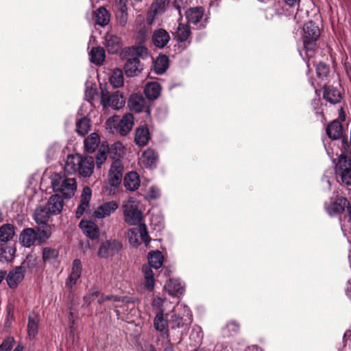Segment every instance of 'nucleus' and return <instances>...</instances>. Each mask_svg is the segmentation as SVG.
<instances>
[{
  "label": "nucleus",
  "mask_w": 351,
  "mask_h": 351,
  "mask_svg": "<svg viewBox=\"0 0 351 351\" xmlns=\"http://www.w3.org/2000/svg\"><path fill=\"white\" fill-rule=\"evenodd\" d=\"M95 167L94 159L93 157H82L79 154L69 155L67 156L64 171L69 174L77 173L80 176L90 177Z\"/></svg>",
  "instance_id": "obj_1"
},
{
  "label": "nucleus",
  "mask_w": 351,
  "mask_h": 351,
  "mask_svg": "<svg viewBox=\"0 0 351 351\" xmlns=\"http://www.w3.org/2000/svg\"><path fill=\"white\" fill-rule=\"evenodd\" d=\"M123 219L130 226L140 225L143 219V212L140 209V202L133 197L123 201L122 204Z\"/></svg>",
  "instance_id": "obj_2"
},
{
  "label": "nucleus",
  "mask_w": 351,
  "mask_h": 351,
  "mask_svg": "<svg viewBox=\"0 0 351 351\" xmlns=\"http://www.w3.org/2000/svg\"><path fill=\"white\" fill-rule=\"evenodd\" d=\"M134 125V117L132 114H125L122 119L119 116L110 117L106 121V128L112 133H119L126 136Z\"/></svg>",
  "instance_id": "obj_3"
},
{
  "label": "nucleus",
  "mask_w": 351,
  "mask_h": 351,
  "mask_svg": "<svg viewBox=\"0 0 351 351\" xmlns=\"http://www.w3.org/2000/svg\"><path fill=\"white\" fill-rule=\"evenodd\" d=\"M51 186L55 192L60 193L65 198H71L77 190V182L74 178L56 174L52 178Z\"/></svg>",
  "instance_id": "obj_4"
},
{
  "label": "nucleus",
  "mask_w": 351,
  "mask_h": 351,
  "mask_svg": "<svg viewBox=\"0 0 351 351\" xmlns=\"http://www.w3.org/2000/svg\"><path fill=\"white\" fill-rule=\"evenodd\" d=\"M335 171L342 183L351 185V148L341 152L335 164Z\"/></svg>",
  "instance_id": "obj_5"
},
{
  "label": "nucleus",
  "mask_w": 351,
  "mask_h": 351,
  "mask_svg": "<svg viewBox=\"0 0 351 351\" xmlns=\"http://www.w3.org/2000/svg\"><path fill=\"white\" fill-rule=\"evenodd\" d=\"M319 36V29L314 23L310 21L305 24L303 28L302 40L304 49L306 51L308 60L311 57V55L308 54V53L313 51L315 48ZM306 64L308 67L309 60Z\"/></svg>",
  "instance_id": "obj_6"
},
{
  "label": "nucleus",
  "mask_w": 351,
  "mask_h": 351,
  "mask_svg": "<svg viewBox=\"0 0 351 351\" xmlns=\"http://www.w3.org/2000/svg\"><path fill=\"white\" fill-rule=\"evenodd\" d=\"M101 103L104 108L110 107L114 110H119L124 106L125 100L119 91L110 93L107 90L102 89Z\"/></svg>",
  "instance_id": "obj_7"
},
{
  "label": "nucleus",
  "mask_w": 351,
  "mask_h": 351,
  "mask_svg": "<svg viewBox=\"0 0 351 351\" xmlns=\"http://www.w3.org/2000/svg\"><path fill=\"white\" fill-rule=\"evenodd\" d=\"M182 313L171 316L170 322L172 328H187L192 322V313L186 305H180Z\"/></svg>",
  "instance_id": "obj_8"
},
{
  "label": "nucleus",
  "mask_w": 351,
  "mask_h": 351,
  "mask_svg": "<svg viewBox=\"0 0 351 351\" xmlns=\"http://www.w3.org/2000/svg\"><path fill=\"white\" fill-rule=\"evenodd\" d=\"M139 237L144 242L145 245L149 244V236L145 224H140L138 228H132L128 232L129 242L132 245L139 244Z\"/></svg>",
  "instance_id": "obj_9"
},
{
  "label": "nucleus",
  "mask_w": 351,
  "mask_h": 351,
  "mask_svg": "<svg viewBox=\"0 0 351 351\" xmlns=\"http://www.w3.org/2000/svg\"><path fill=\"white\" fill-rule=\"evenodd\" d=\"M119 208L118 203L115 201H110L99 205L93 213L95 219H102L110 216Z\"/></svg>",
  "instance_id": "obj_10"
},
{
  "label": "nucleus",
  "mask_w": 351,
  "mask_h": 351,
  "mask_svg": "<svg viewBox=\"0 0 351 351\" xmlns=\"http://www.w3.org/2000/svg\"><path fill=\"white\" fill-rule=\"evenodd\" d=\"M26 269L25 267L20 265L10 270L7 274L5 280L8 285L11 289H14L23 281Z\"/></svg>",
  "instance_id": "obj_11"
},
{
  "label": "nucleus",
  "mask_w": 351,
  "mask_h": 351,
  "mask_svg": "<svg viewBox=\"0 0 351 351\" xmlns=\"http://www.w3.org/2000/svg\"><path fill=\"white\" fill-rule=\"evenodd\" d=\"M348 202L345 197H339L332 201L330 204H326L325 208L328 214L332 217L341 214L348 206Z\"/></svg>",
  "instance_id": "obj_12"
},
{
  "label": "nucleus",
  "mask_w": 351,
  "mask_h": 351,
  "mask_svg": "<svg viewBox=\"0 0 351 351\" xmlns=\"http://www.w3.org/2000/svg\"><path fill=\"white\" fill-rule=\"evenodd\" d=\"M123 176V166L119 160H114L109 171V183L112 186H118L121 181Z\"/></svg>",
  "instance_id": "obj_13"
},
{
  "label": "nucleus",
  "mask_w": 351,
  "mask_h": 351,
  "mask_svg": "<svg viewBox=\"0 0 351 351\" xmlns=\"http://www.w3.org/2000/svg\"><path fill=\"white\" fill-rule=\"evenodd\" d=\"M92 191L89 187H84L80 197V204L75 211L76 218H80L89 208Z\"/></svg>",
  "instance_id": "obj_14"
},
{
  "label": "nucleus",
  "mask_w": 351,
  "mask_h": 351,
  "mask_svg": "<svg viewBox=\"0 0 351 351\" xmlns=\"http://www.w3.org/2000/svg\"><path fill=\"white\" fill-rule=\"evenodd\" d=\"M121 247V244L117 241H106L100 245L98 255L100 257L106 258L117 252Z\"/></svg>",
  "instance_id": "obj_15"
},
{
  "label": "nucleus",
  "mask_w": 351,
  "mask_h": 351,
  "mask_svg": "<svg viewBox=\"0 0 351 351\" xmlns=\"http://www.w3.org/2000/svg\"><path fill=\"white\" fill-rule=\"evenodd\" d=\"M82 270V266L81 261L79 259H75L73 261L71 274L66 281V287L72 288L76 284L77 281L81 276Z\"/></svg>",
  "instance_id": "obj_16"
},
{
  "label": "nucleus",
  "mask_w": 351,
  "mask_h": 351,
  "mask_svg": "<svg viewBox=\"0 0 351 351\" xmlns=\"http://www.w3.org/2000/svg\"><path fill=\"white\" fill-rule=\"evenodd\" d=\"M124 58H127V62L124 65V71L128 77H133L141 73L142 67L138 58L136 57Z\"/></svg>",
  "instance_id": "obj_17"
},
{
  "label": "nucleus",
  "mask_w": 351,
  "mask_h": 351,
  "mask_svg": "<svg viewBox=\"0 0 351 351\" xmlns=\"http://www.w3.org/2000/svg\"><path fill=\"white\" fill-rule=\"evenodd\" d=\"M169 5V0H155L147 15L149 23H152L156 15L163 13Z\"/></svg>",
  "instance_id": "obj_18"
},
{
  "label": "nucleus",
  "mask_w": 351,
  "mask_h": 351,
  "mask_svg": "<svg viewBox=\"0 0 351 351\" xmlns=\"http://www.w3.org/2000/svg\"><path fill=\"white\" fill-rule=\"evenodd\" d=\"M95 299L97 300V302L99 304H102L105 300H117V298L114 297L112 295V296L104 295L103 294H101L100 293L99 290L96 287L92 288L89 291L88 293L84 297V302L87 305L90 304L92 301H93Z\"/></svg>",
  "instance_id": "obj_19"
},
{
  "label": "nucleus",
  "mask_w": 351,
  "mask_h": 351,
  "mask_svg": "<svg viewBox=\"0 0 351 351\" xmlns=\"http://www.w3.org/2000/svg\"><path fill=\"white\" fill-rule=\"evenodd\" d=\"M37 241V232L33 228L24 229L19 237L20 243L26 247H29L33 245Z\"/></svg>",
  "instance_id": "obj_20"
},
{
  "label": "nucleus",
  "mask_w": 351,
  "mask_h": 351,
  "mask_svg": "<svg viewBox=\"0 0 351 351\" xmlns=\"http://www.w3.org/2000/svg\"><path fill=\"white\" fill-rule=\"evenodd\" d=\"M79 226L84 234L90 239H94L99 236V228L93 221L82 220Z\"/></svg>",
  "instance_id": "obj_21"
},
{
  "label": "nucleus",
  "mask_w": 351,
  "mask_h": 351,
  "mask_svg": "<svg viewBox=\"0 0 351 351\" xmlns=\"http://www.w3.org/2000/svg\"><path fill=\"white\" fill-rule=\"evenodd\" d=\"M140 178L136 172L132 171L125 176L123 184L127 190L136 191L140 186Z\"/></svg>",
  "instance_id": "obj_22"
},
{
  "label": "nucleus",
  "mask_w": 351,
  "mask_h": 351,
  "mask_svg": "<svg viewBox=\"0 0 351 351\" xmlns=\"http://www.w3.org/2000/svg\"><path fill=\"white\" fill-rule=\"evenodd\" d=\"M63 206L64 202L62 197L56 194L50 197L46 207L51 215H56L62 211Z\"/></svg>",
  "instance_id": "obj_23"
},
{
  "label": "nucleus",
  "mask_w": 351,
  "mask_h": 351,
  "mask_svg": "<svg viewBox=\"0 0 351 351\" xmlns=\"http://www.w3.org/2000/svg\"><path fill=\"white\" fill-rule=\"evenodd\" d=\"M104 45L110 53H117L121 47L119 38L110 34L105 36Z\"/></svg>",
  "instance_id": "obj_24"
},
{
  "label": "nucleus",
  "mask_w": 351,
  "mask_h": 351,
  "mask_svg": "<svg viewBox=\"0 0 351 351\" xmlns=\"http://www.w3.org/2000/svg\"><path fill=\"white\" fill-rule=\"evenodd\" d=\"M40 317L37 314L33 313L29 316L27 324V335L29 339H34L38 332Z\"/></svg>",
  "instance_id": "obj_25"
},
{
  "label": "nucleus",
  "mask_w": 351,
  "mask_h": 351,
  "mask_svg": "<svg viewBox=\"0 0 351 351\" xmlns=\"http://www.w3.org/2000/svg\"><path fill=\"white\" fill-rule=\"evenodd\" d=\"M170 36L168 32L162 29L154 32L152 40L154 45L158 47H164L169 41Z\"/></svg>",
  "instance_id": "obj_26"
},
{
  "label": "nucleus",
  "mask_w": 351,
  "mask_h": 351,
  "mask_svg": "<svg viewBox=\"0 0 351 351\" xmlns=\"http://www.w3.org/2000/svg\"><path fill=\"white\" fill-rule=\"evenodd\" d=\"M128 106L131 110L140 112L145 106V99L141 95L133 94L129 99Z\"/></svg>",
  "instance_id": "obj_27"
},
{
  "label": "nucleus",
  "mask_w": 351,
  "mask_h": 351,
  "mask_svg": "<svg viewBox=\"0 0 351 351\" xmlns=\"http://www.w3.org/2000/svg\"><path fill=\"white\" fill-rule=\"evenodd\" d=\"M165 289L169 295H177L183 293L184 287L178 280L169 279L165 285Z\"/></svg>",
  "instance_id": "obj_28"
},
{
  "label": "nucleus",
  "mask_w": 351,
  "mask_h": 351,
  "mask_svg": "<svg viewBox=\"0 0 351 351\" xmlns=\"http://www.w3.org/2000/svg\"><path fill=\"white\" fill-rule=\"evenodd\" d=\"M147 55V49L143 45H136L125 48L123 51V57L134 58L144 57Z\"/></svg>",
  "instance_id": "obj_29"
},
{
  "label": "nucleus",
  "mask_w": 351,
  "mask_h": 351,
  "mask_svg": "<svg viewBox=\"0 0 351 351\" xmlns=\"http://www.w3.org/2000/svg\"><path fill=\"white\" fill-rule=\"evenodd\" d=\"M150 139V134L147 127L141 126L136 129L135 141L139 146L145 145Z\"/></svg>",
  "instance_id": "obj_30"
},
{
  "label": "nucleus",
  "mask_w": 351,
  "mask_h": 351,
  "mask_svg": "<svg viewBox=\"0 0 351 351\" xmlns=\"http://www.w3.org/2000/svg\"><path fill=\"white\" fill-rule=\"evenodd\" d=\"M51 215L46 206H39L35 210L34 219L38 224L46 225Z\"/></svg>",
  "instance_id": "obj_31"
},
{
  "label": "nucleus",
  "mask_w": 351,
  "mask_h": 351,
  "mask_svg": "<svg viewBox=\"0 0 351 351\" xmlns=\"http://www.w3.org/2000/svg\"><path fill=\"white\" fill-rule=\"evenodd\" d=\"M324 98L330 104H336L340 101L341 95L336 88L328 86L324 89Z\"/></svg>",
  "instance_id": "obj_32"
},
{
  "label": "nucleus",
  "mask_w": 351,
  "mask_h": 351,
  "mask_svg": "<svg viewBox=\"0 0 351 351\" xmlns=\"http://www.w3.org/2000/svg\"><path fill=\"white\" fill-rule=\"evenodd\" d=\"M142 272L144 277V283L147 289L152 291L155 286V278L152 268L148 265H143Z\"/></svg>",
  "instance_id": "obj_33"
},
{
  "label": "nucleus",
  "mask_w": 351,
  "mask_h": 351,
  "mask_svg": "<svg viewBox=\"0 0 351 351\" xmlns=\"http://www.w3.org/2000/svg\"><path fill=\"white\" fill-rule=\"evenodd\" d=\"M157 160V155L153 149H148L145 150L141 158V162L147 168H152L155 165Z\"/></svg>",
  "instance_id": "obj_34"
},
{
  "label": "nucleus",
  "mask_w": 351,
  "mask_h": 351,
  "mask_svg": "<svg viewBox=\"0 0 351 351\" xmlns=\"http://www.w3.org/2000/svg\"><path fill=\"white\" fill-rule=\"evenodd\" d=\"M185 14L189 23L197 24L203 17L204 10L202 7L191 8L186 12Z\"/></svg>",
  "instance_id": "obj_35"
},
{
  "label": "nucleus",
  "mask_w": 351,
  "mask_h": 351,
  "mask_svg": "<svg viewBox=\"0 0 351 351\" xmlns=\"http://www.w3.org/2000/svg\"><path fill=\"white\" fill-rule=\"evenodd\" d=\"M326 133L331 139L339 138L343 133L342 126L339 121L335 120L328 125Z\"/></svg>",
  "instance_id": "obj_36"
},
{
  "label": "nucleus",
  "mask_w": 351,
  "mask_h": 351,
  "mask_svg": "<svg viewBox=\"0 0 351 351\" xmlns=\"http://www.w3.org/2000/svg\"><path fill=\"white\" fill-rule=\"evenodd\" d=\"M15 235L14 226L10 223L3 224L0 227V241L1 242H8L12 240Z\"/></svg>",
  "instance_id": "obj_37"
},
{
  "label": "nucleus",
  "mask_w": 351,
  "mask_h": 351,
  "mask_svg": "<svg viewBox=\"0 0 351 351\" xmlns=\"http://www.w3.org/2000/svg\"><path fill=\"white\" fill-rule=\"evenodd\" d=\"M161 88L158 82L147 83L145 87V95L149 99H156L160 94Z\"/></svg>",
  "instance_id": "obj_38"
},
{
  "label": "nucleus",
  "mask_w": 351,
  "mask_h": 351,
  "mask_svg": "<svg viewBox=\"0 0 351 351\" xmlns=\"http://www.w3.org/2000/svg\"><path fill=\"white\" fill-rule=\"evenodd\" d=\"M100 143V138L97 133L93 132L84 140V147L87 152H95Z\"/></svg>",
  "instance_id": "obj_39"
},
{
  "label": "nucleus",
  "mask_w": 351,
  "mask_h": 351,
  "mask_svg": "<svg viewBox=\"0 0 351 351\" xmlns=\"http://www.w3.org/2000/svg\"><path fill=\"white\" fill-rule=\"evenodd\" d=\"M91 62L100 65L105 60V51L102 47H93L89 53Z\"/></svg>",
  "instance_id": "obj_40"
},
{
  "label": "nucleus",
  "mask_w": 351,
  "mask_h": 351,
  "mask_svg": "<svg viewBox=\"0 0 351 351\" xmlns=\"http://www.w3.org/2000/svg\"><path fill=\"white\" fill-rule=\"evenodd\" d=\"M169 59L167 56L162 55L158 56L154 62V69L156 74H162L168 69Z\"/></svg>",
  "instance_id": "obj_41"
},
{
  "label": "nucleus",
  "mask_w": 351,
  "mask_h": 351,
  "mask_svg": "<svg viewBox=\"0 0 351 351\" xmlns=\"http://www.w3.org/2000/svg\"><path fill=\"white\" fill-rule=\"evenodd\" d=\"M148 261L149 266L157 269L160 268L162 265L163 256L160 251H154L149 254Z\"/></svg>",
  "instance_id": "obj_42"
},
{
  "label": "nucleus",
  "mask_w": 351,
  "mask_h": 351,
  "mask_svg": "<svg viewBox=\"0 0 351 351\" xmlns=\"http://www.w3.org/2000/svg\"><path fill=\"white\" fill-rule=\"evenodd\" d=\"M110 14L108 10L101 7L95 12V23L100 26H106L110 21Z\"/></svg>",
  "instance_id": "obj_43"
},
{
  "label": "nucleus",
  "mask_w": 351,
  "mask_h": 351,
  "mask_svg": "<svg viewBox=\"0 0 351 351\" xmlns=\"http://www.w3.org/2000/svg\"><path fill=\"white\" fill-rule=\"evenodd\" d=\"M168 321L167 317H165V313H156L154 320V328L160 332L165 331L167 329Z\"/></svg>",
  "instance_id": "obj_44"
},
{
  "label": "nucleus",
  "mask_w": 351,
  "mask_h": 351,
  "mask_svg": "<svg viewBox=\"0 0 351 351\" xmlns=\"http://www.w3.org/2000/svg\"><path fill=\"white\" fill-rule=\"evenodd\" d=\"M191 34V30L187 25L179 24L176 33L175 38L179 42H184L188 39Z\"/></svg>",
  "instance_id": "obj_45"
},
{
  "label": "nucleus",
  "mask_w": 351,
  "mask_h": 351,
  "mask_svg": "<svg viewBox=\"0 0 351 351\" xmlns=\"http://www.w3.org/2000/svg\"><path fill=\"white\" fill-rule=\"evenodd\" d=\"M110 82L114 88H119L123 85V75L121 69H114L110 77Z\"/></svg>",
  "instance_id": "obj_46"
},
{
  "label": "nucleus",
  "mask_w": 351,
  "mask_h": 351,
  "mask_svg": "<svg viewBox=\"0 0 351 351\" xmlns=\"http://www.w3.org/2000/svg\"><path fill=\"white\" fill-rule=\"evenodd\" d=\"M15 249L11 246L2 245L0 248V261L9 262L12 260Z\"/></svg>",
  "instance_id": "obj_47"
},
{
  "label": "nucleus",
  "mask_w": 351,
  "mask_h": 351,
  "mask_svg": "<svg viewBox=\"0 0 351 351\" xmlns=\"http://www.w3.org/2000/svg\"><path fill=\"white\" fill-rule=\"evenodd\" d=\"M170 304L167 300L155 297L152 301V308L156 313H165L167 306Z\"/></svg>",
  "instance_id": "obj_48"
},
{
  "label": "nucleus",
  "mask_w": 351,
  "mask_h": 351,
  "mask_svg": "<svg viewBox=\"0 0 351 351\" xmlns=\"http://www.w3.org/2000/svg\"><path fill=\"white\" fill-rule=\"evenodd\" d=\"M90 121L86 117L82 118L76 123V131L81 135L84 136L90 130Z\"/></svg>",
  "instance_id": "obj_49"
},
{
  "label": "nucleus",
  "mask_w": 351,
  "mask_h": 351,
  "mask_svg": "<svg viewBox=\"0 0 351 351\" xmlns=\"http://www.w3.org/2000/svg\"><path fill=\"white\" fill-rule=\"evenodd\" d=\"M108 152V147L102 143L96 156V164L98 168L106 161L107 154Z\"/></svg>",
  "instance_id": "obj_50"
},
{
  "label": "nucleus",
  "mask_w": 351,
  "mask_h": 351,
  "mask_svg": "<svg viewBox=\"0 0 351 351\" xmlns=\"http://www.w3.org/2000/svg\"><path fill=\"white\" fill-rule=\"evenodd\" d=\"M58 256V252L56 249L46 247L43 250V259L45 262L55 260Z\"/></svg>",
  "instance_id": "obj_51"
},
{
  "label": "nucleus",
  "mask_w": 351,
  "mask_h": 351,
  "mask_svg": "<svg viewBox=\"0 0 351 351\" xmlns=\"http://www.w3.org/2000/svg\"><path fill=\"white\" fill-rule=\"evenodd\" d=\"M203 336L204 334L201 327L195 326L193 328L191 338H192L197 343L200 342L203 339Z\"/></svg>",
  "instance_id": "obj_52"
},
{
  "label": "nucleus",
  "mask_w": 351,
  "mask_h": 351,
  "mask_svg": "<svg viewBox=\"0 0 351 351\" xmlns=\"http://www.w3.org/2000/svg\"><path fill=\"white\" fill-rule=\"evenodd\" d=\"M315 66L317 75L319 77L323 78L327 76L328 73H329V68L326 64L320 62Z\"/></svg>",
  "instance_id": "obj_53"
},
{
  "label": "nucleus",
  "mask_w": 351,
  "mask_h": 351,
  "mask_svg": "<svg viewBox=\"0 0 351 351\" xmlns=\"http://www.w3.org/2000/svg\"><path fill=\"white\" fill-rule=\"evenodd\" d=\"M239 330V325L235 322H229L226 328L223 329L224 333H226L228 335H232L238 332Z\"/></svg>",
  "instance_id": "obj_54"
},
{
  "label": "nucleus",
  "mask_w": 351,
  "mask_h": 351,
  "mask_svg": "<svg viewBox=\"0 0 351 351\" xmlns=\"http://www.w3.org/2000/svg\"><path fill=\"white\" fill-rule=\"evenodd\" d=\"M37 232V241L39 243L45 242L50 237V232L49 230L38 229Z\"/></svg>",
  "instance_id": "obj_55"
},
{
  "label": "nucleus",
  "mask_w": 351,
  "mask_h": 351,
  "mask_svg": "<svg viewBox=\"0 0 351 351\" xmlns=\"http://www.w3.org/2000/svg\"><path fill=\"white\" fill-rule=\"evenodd\" d=\"M160 196V191L158 187L151 186L149 189L148 193L146 195L147 199L149 200L155 199Z\"/></svg>",
  "instance_id": "obj_56"
},
{
  "label": "nucleus",
  "mask_w": 351,
  "mask_h": 351,
  "mask_svg": "<svg viewBox=\"0 0 351 351\" xmlns=\"http://www.w3.org/2000/svg\"><path fill=\"white\" fill-rule=\"evenodd\" d=\"M14 340L13 337H8L2 343L0 346V351H9L13 346Z\"/></svg>",
  "instance_id": "obj_57"
},
{
  "label": "nucleus",
  "mask_w": 351,
  "mask_h": 351,
  "mask_svg": "<svg viewBox=\"0 0 351 351\" xmlns=\"http://www.w3.org/2000/svg\"><path fill=\"white\" fill-rule=\"evenodd\" d=\"M95 94H96V88H93V87L89 88L86 85V88L85 90V95H84L85 99L87 101H88L89 102H90L94 99Z\"/></svg>",
  "instance_id": "obj_58"
},
{
  "label": "nucleus",
  "mask_w": 351,
  "mask_h": 351,
  "mask_svg": "<svg viewBox=\"0 0 351 351\" xmlns=\"http://www.w3.org/2000/svg\"><path fill=\"white\" fill-rule=\"evenodd\" d=\"M60 150V146L58 144L52 145L47 151V157L53 158L56 154L59 152Z\"/></svg>",
  "instance_id": "obj_59"
},
{
  "label": "nucleus",
  "mask_w": 351,
  "mask_h": 351,
  "mask_svg": "<svg viewBox=\"0 0 351 351\" xmlns=\"http://www.w3.org/2000/svg\"><path fill=\"white\" fill-rule=\"evenodd\" d=\"M119 23L121 26H125L128 21V14L123 10L121 11V14L119 18Z\"/></svg>",
  "instance_id": "obj_60"
},
{
  "label": "nucleus",
  "mask_w": 351,
  "mask_h": 351,
  "mask_svg": "<svg viewBox=\"0 0 351 351\" xmlns=\"http://www.w3.org/2000/svg\"><path fill=\"white\" fill-rule=\"evenodd\" d=\"M286 5L289 7L299 6L300 0H284Z\"/></svg>",
  "instance_id": "obj_61"
},
{
  "label": "nucleus",
  "mask_w": 351,
  "mask_h": 351,
  "mask_svg": "<svg viewBox=\"0 0 351 351\" xmlns=\"http://www.w3.org/2000/svg\"><path fill=\"white\" fill-rule=\"evenodd\" d=\"M155 221H156V224L157 225L158 223H162V218L160 217H154V216H152V218H151V223L152 224H154L155 223Z\"/></svg>",
  "instance_id": "obj_62"
},
{
  "label": "nucleus",
  "mask_w": 351,
  "mask_h": 351,
  "mask_svg": "<svg viewBox=\"0 0 351 351\" xmlns=\"http://www.w3.org/2000/svg\"><path fill=\"white\" fill-rule=\"evenodd\" d=\"M114 146L115 149L119 150V154H120L123 149L122 144L121 143L117 142V143H114Z\"/></svg>",
  "instance_id": "obj_63"
},
{
  "label": "nucleus",
  "mask_w": 351,
  "mask_h": 351,
  "mask_svg": "<svg viewBox=\"0 0 351 351\" xmlns=\"http://www.w3.org/2000/svg\"><path fill=\"white\" fill-rule=\"evenodd\" d=\"M348 216L345 217V219H347L348 221L351 223V207L348 206Z\"/></svg>",
  "instance_id": "obj_64"
}]
</instances>
